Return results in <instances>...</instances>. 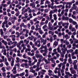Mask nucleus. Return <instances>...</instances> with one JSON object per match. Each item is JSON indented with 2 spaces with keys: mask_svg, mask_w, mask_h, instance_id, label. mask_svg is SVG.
I'll return each mask as SVG.
<instances>
[{
  "mask_svg": "<svg viewBox=\"0 0 78 78\" xmlns=\"http://www.w3.org/2000/svg\"><path fill=\"white\" fill-rule=\"evenodd\" d=\"M34 44L36 46L37 45V46L39 47L41 46V41L39 40H38L37 41L35 42Z\"/></svg>",
  "mask_w": 78,
  "mask_h": 78,
  "instance_id": "f257e3e1",
  "label": "nucleus"
},
{
  "mask_svg": "<svg viewBox=\"0 0 78 78\" xmlns=\"http://www.w3.org/2000/svg\"><path fill=\"white\" fill-rule=\"evenodd\" d=\"M6 24H8V21L6 20H5L2 23V28H5V25Z\"/></svg>",
  "mask_w": 78,
  "mask_h": 78,
  "instance_id": "f03ea898",
  "label": "nucleus"
},
{
  "mask_svg": "<svg viewBox=\"0 0 78 78\" xmlns=\"http://www.w3.org/2000/svg\"><path fill=\"white\" fill-rule=\"evenodd\" d=\"M41 42H42V43L43 42V45H45L47 43V40H44V39L42 38L41 40Z\"/></svg>",
  "mask_w": 78,
  "mask_h": 78,
  "instance_id": "7ed1b4c3",
  "label": "nucleus"
},
{
  "mask_svg": "<svg viewBox=\"0 0 78 78\" xmlns=\"http://www.w3.org/2000/svg\"><path fill=\"white\" fill-rule=\"evenodd\" d=\"M21 59H20L18 57H16V62H19L20 61H21Z\"/></svg>",
  "mask_w": 78,
  "mask_h": 78,
  "instance_id": "20e7f679",
  "label": "nucleus"
},
{
  "mask_svg": "<svg viewBox=\"0 0 78 78\" xmlns=\"http://www.w3.org/2000/svg\"><path fill=\"white\" fill-rule=\"evenodd\" d=\"M23 34V31L21 32L20 33H19V32H16V34L18 36H20L21 34Z\"/></svg>",
  "mask_w": 78,
  "mask_h": 78,
  "instance_id": "39448f33",
  "label": "nucleus"
},
{
  "mask_svg": "<svg viewBox=\"0 0 78 78\" xmlns=\"http://www.w3.org/2000/svg\"><path fill=\"white\" fill-rule=\"evenodd\" d=\"M58 45V42H57V41H55L53 44L54 47H56Z\"/></svg>",
  "mask_w": 78,
  "mask_h": 78,
  "instance_id": "423d86ee",
  "label": "nucleus"
},
{
  "mask_svg": "<svg viewBox=\"0 0 78 78\" xmlns=\"http://www.w3.org/2000/svg\"><path fill=\"white\" fill-rule=\"evenodd\" d=\"M36 57H37V58H43L42 55L39 54H37L36 56Z\"/></svg>",
  "mask_w": 78,
  "mask_h": 78,
  "instance_id": "0eeeda50",
  "label": "nucleus"
},
{
  "mask_svg": "<svg viewBox=\"0 0 78 78\" xmlns=\"http://www.w3.org/2000/svg\"><path fill=\"white\" fill-rule=\"evenodd\" d=\"M45 72H46V71L44 69H42V70L41 71V74H45Z\"/></svg>",
  "mask_w": 78,
  "mask_h": 78,
  "instance_id": "6e6552de",
  "label": "nucleus"
},
{
  "mask_svg": "<svg viewBox=\"0 0 78 78\" xmlns=\"http://www.w3.org/2000/svg\"><path fill=\"white\" fill-rule=\"evenodd\" d=\"M72 8H73L74 9H76L77 8V6H76V4H73V7H72Z\"/></svg>",
  "mask_w": 78,
  "mask_h": 78,
  "instance_id": "1a4fd4ad",
  "label": "nucleus"
},
{
  "mask_svg": "<svg viewBox=\"0 0 78 78\" xmlns=\"http://www.w3.org/2000/svg\"><path fill=\"white\" fill-rule=\"evenodd\" d=\"M14 60L12 59L11 62V66L12 67L14 66Z\"/></svg>",
  "mask_w": 78,
  "mask_h": 78,
  "instance_id": "9d476101",
  "label": "nucleus"
},
{
  "mask_svg": "<svg viewBox=\"0 0 78 78\" xmlns=\"http://www.w3.org/2000/svg\"><path fill=\"white\" fill-rule=\"evenodd\" d=\"M9 55L10 56H12V54H13V51L11 49L9 51Z\"/></svg>",
  "mask_w": 78,
  "mask_h": 78,
  "instance_id": "9b49d317",
  "label": "nucleus"
},
{
  "mask_svg": "<svg viewBox=\"0 0 78 78\" xmlns=\"http://www.w3.org/2000/svg\"><path fill=\"white\" fill-rule=\"evenodd\" d=\"M3 54L6 56V49H4L3 50Z\"/></svg>",
  "mask_w": 78,
  "mask_h": 78,
  "instance_id": "f8f14e48",
  "label": "nucleus"
},
{
  "mask_svg": "<svg viewBox=\"0 0 78 78\" xmlns=\"http://www.w3.org/2000/svg\"><path fill=\"white\" fill-rule=\"evenodd\" d=\"M12 58V56H10L9 57H8V59L9 61H10V62L11 61Z\"/></svg>",
  "mask_w": 78,
  "mask_h": 78,
  "instance_id": "ddd939ff",
  "label": "nucleus"
},
{
  "mask_svg": "<svg viewBox=\"0 0 78 78\" xmlns=\"http://www.w3.org/2000/svg\"><path fill=\"white\" fill-rule=\"evenodd\" d=\"M0 33L1 35H2L3 34V29H0Z\"/></svg>",
  "mask_w": 78,
  "mask_h": 78,
  "instance_id": "4468645a",
  "label": "nucleus"
},
{
  "mask_svg": "<svg viewBox=\"0 0 78 78\" xmlns=\"http://www.w3.org/2000/svg\"><path fill=\"white\" fill-rule=\"evenodd\" d=\"M36 36H37V38H40L41 37V35H39V33H37L36 34Z\"/></svg>",
  "mask_w": 78,
  "mask_h": 78,
  "instance_id": "2eb2a0df",
  "label": "nucleus"
},
{
  "mask_svg": "<svg viewBox=\"0 0 78 78\" xmlns=\"http://www.w3.org/2000/svg\"><path fill=\"white\" fill-rule=\"evenodd\" d=\"M44 68L46 69H48L49 68V66L47 64H45L44 65Z\"/></svg>",
  "mask_w": 78,
  "mask_h": 78,
  "instance_id": "dca6fc26",
  "label": "nucleus"
},
{
  "mask_svg": "<svg viewBox=\"0 0 78 78\" xmlns=\"http://www.w3.org/2000/svg\"><path fill=\"white\" fill-rule=\"evenodd\" d=\"M25 72H23L20 74V76H24V75H25Z\"/></svg>",
  "mask_w": 78,
  "mask_h": 78,
  "instance_id": "f3484780",
  "label": "nucleus"
},
{
  "mask_svg": "<svg viewBox=\"0 0 78 78\" xmlns=\"http://www.w3.org/2000/svg\"><path fill=\"white\" fill-rule=\"evenodd\" d=\"M67 75H69L70 76H72V75L69 72H66L65 73Z\"/></svg>",
  "mask_w": 78,
  "mask_h": 78,
  "instance_id": "a211bd4d",
  "label": "nucleus"
},
{
  "mask_svg": "<svg viewBox=\"0 0 78 78\" xmlns=\"http://www.w3.org/2000/svg\"><path fill=\"white\" fill-rule=\"evenodd\" d=\"M1 5V6H2L3 8H6L7 7V4H2Z\"/></svg>",
  "mask_w": 78,
  "mask_h": 78,
  "instance_id": "6ab92c4d",
  "label": "nucleus"
},
{
  "mask_svg": "<svg viewBox=\"0 0 78 78\" xmlns=\"http://www.w3.org/2000/svg\"><path fill=\"white\" fill-rule=\"evenodd\" d=\"M10 76L12 78H16V76L15 75H13L12 74H10Z\"/></svg>",
  "mask_w": 78,
  "mask_h": 78,
  "instance_id": "aec40b11",
  "label": "nucleus"
},
{
  "mask_svg": "<svg viewBox=\"0 0 78 78\" xmlns=\"http://www.w3.org/2000/svg\"><path fill=\"white\" fill-rule=\"evenodd\" d=\"M3 71V72H6V69H5V67H3L1 69Z\"/></svg>",
  "mask_w": 78,
  "mask_h": 78,
  "instance_id": "412c9836",
  "label": "nucleus"
},
{
  "mask_svg": "<svg viewBox=\"0 0 78 78\" xmlns=\"http://www.w3.org/2000/svg\"><path fill=\"white\" fill-rule=\"evenodd\" d=\"M24 43H26V44H28L29 43V41H27V40H25L24 41Z\"/></svg>",
  "mask_w": 78,
  "mask_h": 78,
  "instance_id": "4be33fe9",
  "label": "nucleus"
},
{
  "mask_svg": "<svg viewBox=\"0 0 78 78\" xmlns=\"http://www.w3.org/2000/svg\"><path fill=\"white\" fill-rule=\"evenodd\" d=\"M1 58L2 59V62H4V61L5 60V57L4 56H1Z\"/></svg>",
  "mask_w": 78,
  "mask_h": 78,
  "instance_id": "5701e85b",
  "label": "nucleus"
},
{
  "mask_svg": "<svg viewBox=\"0 0 78 78\" xmlns=\"http://www.w3.org/2000/svg\"><path fill=\"white\" fill-rule=\"evenodd\" d=\"M16 67H17V66L14 65V67H13V70H12V71L13 72L14 70H16Z\"/></svg>",
  "mask_w": 78,
  "mask_h": 78,
  "instance_id": "b1692460",
  "label": "nucleus"
},
{
  "mask_svg": "<svg viewBox=\"0 0 78 78\" xmlns=\"http://www.w3.org/2000/svg\"><path fill=\"white\" fill-rule=\"evenodd\" d=\"M68 61L69 62V63H70V64L72 63V59L71 58H69L68 59Z\"/></svg>",
  "mask_w": 78,
  "mask_h": 78,
  "instance_id": "393cba45",
  "label": "nucleus"
},
{
  "mask_svg": "<svg viewBox=\"0 0 78 78\" xmlns=\"http://www.w3.org/2000/svg\"><path fill=\"white\" fill-rule=\"evenodd\" d=\"M65 25H69V23H65L62 24V26H63V27H64V26H65Z\"/></svg>",
  "mask_w": 78,
  "mask_h": 78,
  "instance_id": "a878e982",
  "label": "nucleus"
},
{
  "mask_svg": "<svg viewBox=\"0 0 78 78\" xmlns=\"http://www.w3.org/2000/svg\"><path fill=\"white\" fill-rule=\"evenodd\" d=\"M57 37V36L56 35H54L53 36V37H54V40H56V39H57V38H56Z\"/></svg>",
  "mask_w": 78,
  "mask_h": 78,
  "instance_id": "bb28decb",
  "label": "nucleus"
},
{
  "mask_svg": "<svg viewBox=\"0 0 78 78\" xmlns=\"http://www.w3.org/2000/svg\"><path fill=\"white\" fill-rule=\"evenodd\" d=\"M21 61L22 62H28V60H27L24 59H22Z\"/></svg>",
  "mask_w": 78,
  "mask_h": 78,
  "instance_id": "cd10ccee",
  "label": "nucleus"
},
{
  "mask_svg": "<svg viewBox=\"0 0 78 78\" xmlns=\"http://www.w3.org/2000/svg\"><path fill=\"white\" fill-rule=\"evenodd\" d=\"M25 66L26 68H29V66H28V64H27V63H25Z\"/></svg>",
  "mask_w": 78,
  "mask_h": 78,
  "instance_id": "c85d7f7f",
  "label": "nucleus"
},
{
  "mask_svg": "<svg viewBox=\"0 0 78 78\" xmlns=\"http://www.w3.org/2000/svg\"><path fill=\"white\" fill-rule=\"evenodd\" d=\"M73 25L72 24H70L69 26V30H71V29H72H72L73 28Z\"/></svg>",
  "mask_w": 78,
  "mask_h": 78,
  "instance_id": "c756f323",
  "label": "nucleus"
},
{
  "mask_svg": "<svg viewBox=\"0 0 78 78\" xmlns=\"http://www.w3.org/2000/svg\"><path fill=\"white\" fill-rule=\"evenodd\" d=\"M62 69L63 70V69H65V66H66V65H65L64 64H62Z\"/></svg>",
  "mask_w": 78,
  "mask_h": 78,
  "instance_id": "7c9ffc66",
  "label": "nucleus"
},
{
  "mask_svg": "<svg viewBox=\"0 0 78 78\" xmlns=\"http://www.w3.org/2000/svg\"><path fill=\"white\" fill-rule=\"evenodd\" d=\"M65 10L63 9L62 11V12L61 13V14H62V15H63L64 14V12H65Z\"/></svg>",
  "mask_w": 78,
  "mask_h": 78,
  "instance_id": "2f4dec72",
  "label": "nucleus"
},
{
  "mask_svg": "<svg viewBox=\"0 0 78 78\" xmlns=\"http://www.w3.org/2000/svg\"><path fill=\"white\" fill-rule=\"evenodd\" d=\"M47 27V26L46 25H44L42 27V28L43 29H45V28H46Z\"/></svg>",
  "mask_w": 78,
  "mask_h": 78,
  "instance_id": "473e14b6",
  "label": "nucleus"
},
{
  "mask_svg": "<svg viewBox=\"0 0 78 78\" xmlns=\"http://www.w3.org/2000/svg\"><path fill=\"white\" fill-rule=\"evenodd\" d=\"M66 8H71V6L70 5H66L65 6Z\"/></svg>",
  "mask_w": 78,
  "mask_h": 78,
  "instance_id": "72a5a7b5",
  "label": "nucleus"
},
{
  "mask_svg": "<svg viewBox=\"0 0 78 78\" xmlns=\"http://www.w3.org/2000/svg\"><path fill=\"white\" fill-rule=\"evenodd\" d=\"M21 44H23V40L20 41L19 42V44L21 45Z\"/></svg>",
  "mask_w": 78,
  "mask_h": 78,
  "instance_id": "f704fd0d",
  "label": "nucleus"
},
{
  "mask_svg": "<svg viewBox=\"0 0 78 78\" xmlns=\"http://www.w3.org/2000/svg\"><path fill=\"white\" fill-rule=\"evenodd\" d=\"M78 67V66L76 65H74V69H77V68Z\"/></svg>",
  "mask_w": 78,
  "mask_h": 78,
  "instance_id": "c9c22d12",
  "label": "nucleus"
},
{
  "mask_svg": "<svg viewBox=\"0 0 78 78\" xmlns=\"http://www.w3.org/2000/svg\"><path fill=\"white\" fill-rule=\"evenodd\" d=\"M30 23H31V25H33V24H34V23H33V20H30Z\"/></svg>",
  "mask_w": 78,
  "mask_h": 78,
  "instance_id": "e433bc0d",
  "label": "nucleus"
},
{
  "mask_svg": "<svg viewBox=\"0 0 78 78\" xmlns=\"http://www.w3.org/2000/svg\"><path fill=\"white\" fill-rule=\"evenodd\" d=\"M4 19L5 20H7L8 19V16H5L4 17Z\"/></svg>",
  "mask_w": 78,
  "mask_h": 78,
  "instance_id": "4c0bfd02",
  "label": "nucleus"
},
{
  "mask_svg": "<svg viewBox=\"0 0 78 78\" xmlns=\"http://www.w3.org/2000/svg\"><path fill=\"white\" fill-rule=\"evenodd\" d=\"M38 23H39V21H37L36 22L34 23V25H36V24H38Z\"/></svg>",
  "mask_w": 78,
  "mask_h": 78,
  "instance_id": "58836bf2",
  "label": "nucleus"
},
{
  "mask_svg": "<svg viewBox=\"0 0 78 78\" xmlns=\"http://www.w3.org/2000/svg\"><path fill=\"white\" fill-rule=\"evenodd\" d=\"M29 17L31 19V18H32L33 17V16H32V14H31V13H30L29 14Z\"/></svg>",
  "mask_w": 78,
  "mask_h": 78,
  "instance_id": "ea45409f",
  "label": "nucleus"
},
{
  "mask_svg": "<svg viewBox=\"0 0 78 78\" xmlns=\"http://www.w3.org/2000/svg\"><path fill=\"white\" fill-rule=\"evenodd\" d=\"M16 67L17 66L18 67H19L20 66V63H18L17 64H16L15 65Z\"/></svg>",
  "mask_w": 78,
  "mask_h": 78,
  "instance_id": "a19ab883",
  "label": "nucleus"
},
{
  "mask_svg": "<svg viewBox=\"0 0 78 78\" xmlns=\"http://www.w3.org/2000/svg\"><path fill=\"white\" fill-rule=\"evenodd\" d=\"M45 4H50V2L48 1H47L45 2Z\"/></svg>",
  "mask_w": 78,
  "mask_h": 78,
  "instance_id": "79ce46f5",
  "label": "nucleus"
},
{
  "mask_svg": "<svg viewBox=\"0 0 78 78\" xmlns=\"http://www.w3.org/2000/svg\"><path fill=\"white\" fill-rule=\"evenodd\" d=\"M15 11L16 12H18V13H19V10H18V9L17 8L15 9Z\"/></svg>",
  "mask_w": 78,
  "mask_h": 78,
  "instance_id": "37998d69",
  "label": "nucleus"
},
{
  "mask_svg": "<svg viewBox=\"0 0 78 78\" xmlns=\"http://www.w3.org/2000/svg\"><path fill=\"white\" fill-rule=\"evenodd\" d=\"M59 1V0H55L54 1L55 3L57 4H59V2H58Z\"/></svg>",
  "mask_w": 78,
  "mask_h": 78,
  "instance_id": "c03bdc74",
  "label": "nucleus"
},
{
  "mask_svg": "<svg viewBox=\"0 0 78 78\" xmlns=\"http://www.w3.org/2000/svg\"><path fill=\"white\" fill-rule=\"evenodd\" d=\"M48 25V27H50L52 26V24H51V23H50V22H49V23Z\"/></svg>",
  "mask_w": 78,
  "mask_h": 78,
  "instance_id": "a18cd8bd",
  "label": "nucleus"
},
{
  "mask_svg": "<svg viewBox=\"0 0 78 78\" xmlns=\"http://www.w3.org/2000/svg\"><path fill=\"white\" fill-rule=\"evenodd\" d=\"M63 64V63H61L60 64H59L58 65V66L59 67L61 68V67H62V64Z\"/></svg>",
  "mask_w": 78,
  "mask_h": 78,
  "instance_id": "49530a36",
  "label": "nucleus"
},
{
  "mask_svg": "<svg viewBox=\"0 0 78 78\" xmlns=\"http://www.w3.org/2000/svg\"><path fill=\"white\" fill-rule=\"evenodd\" d=\"M69 22L70 23H72L73 21V20L72 19H70L69 20Z\"/></svg>",
  "mask_w": 78,
  "mask_h": 78,
  "instance_id": "de8ad7c7",
  "label": "nucleus"
},
{
  "mask_svg": "<svg viewBox=\"0 0 78 78\" xmlns=\"http://www.w3.org/2000/svg\"><path fill=\"white\" fill-rule=\"evenodd\" d=\"M30 72H31L33 70V68L32 67H30Z\"/></svg>",
  "mask_w": 78,
  "mask_h": 78,
  "instance_id": "09e8293b",
  "label": "nucleus"
},
{
  "mask_svg": "<svg viewBox=\"0 0 78 78\" xmlns=\"http://www.w3.org/2000/svg\"><path fill=\"white\" fill-rule=\"evenodd\" d=\"M48 21L47 20L45 21V22H44V24L45 25H47L48 23Z\"/></svg>",
  "mask_w": 78,
  "mask_h": 78,
  "instance_id": "8fccbe9b",
  "label": "nucleus"
},
{
  "mask_svg": "<svg viewBox=\"0 0 78 78\" xmlns=\"http://www.w3.org/2000/svg\"><path fill=\"white\" fill-rule=\"evenodd\" d=\"M49 40L50 41V42H52L53 41V37H51L50 38V39Z\"/></svg>",
  "mask_w": 78,
  "mask_h": 78,
  "instance_id": "3c124183",
  "label": "nucleus"
},
{
  "mask_svg": "<svg viewBox=\"0 0 78 78\" xmlns=\"http://www.w3.org/2000/svg\"><path fill=\"white\" fill-rule=\"evenodd\" d=\"M77 62H78V61L77 60H75L74 61L73 64H76V63H77Z\"/></svg>",
  "mask_w": 78,
  "mask_h": 78,
  "instance_id": "603ef678",
  "label": "nucleus"
},
{
  "mask_svg": "<svg viewBox=\"0 0 78 78\" xmlns=\"http://www.w3.org/2000/svg\"><path fill=\"white\" fill-rule=\"evenodd\" d=\"M23 25H24V23H22L20 25V27H22L23 26Z\"/></svg>",
  "mask_w": 78,
  "mask_h": 78,
  "instance_id": "864d4df0",
  "label": "nucleus"
},
{
  "mask_svg": "<svg viewBox=\"0 0 78 78\" xmlns=\"http://www.w3.org/2000/svg\"><path fill=\"white\" fill-rule=\"evenodd\" d=\"M73 25H76V24H77V23H76V22H75V21H73Z\"/></svg>",
  "mask_w": 78,
  "mask_h": 78,
  "instance_id": "5fc2aeb1",
  "label": "nucleus"
},
{
  "mask_svg": "<svg viewBox=\"0 0 78 78\" xmlns=\"http://www.w3.org/2000/svg\"><path fill=\"white\" fill-rule=\"evenodd\" d=\"M48 29L50 30H53V27H49V28Z\"/></svg>",
  "mask_w": 78,
  "mask_h": 78,
  "instance_id": "6e6d98bb",
  "label": "nucleus"
},
{
  "mask_svg": "<svg viewBox=\"0 0 78 78\" xmlns=\"http://www.w3.org/2000/svg\"><path fill=\"white\" fill-rule=\"evenodd\" d=\"M10 68H11V67L10 66H7V67H6V69H7V70H9L10 69Z\"/></svg>",
  "mask_w": 78,
  "mask_h": 78,
  "instance_id": "4d7b16f0",
  "label": "nucleus"
},
{
  "mask_svg": "<svg viewBox=\"0 0 78 78\" xmlns=\"http://www.w3.org/2000/svg\"><path fill=\"white\" fill-rule=\"evenodd\" d=\"M39 33L40 34H43V32H42V30H40L39 31Z\"/></svg>",
  "mask_w": 78,
  "mask_h": 78,
  "instance_id": "13d9d810",
  "label": "nucleus"
},
{
  "mask_svg": "<svg viewBox=\"0 0 78 78\" xmlns=\"http://www.w3.org/2000/svg\"><path fill=\"white\" fill-rule=\"evenodd\" d=\"M71 17L73 18V19H76V16H74L73 15H72L71 16Z\"/></svg>",
  "mask_w": 78,
  "mask_h": 78,
  "instance_id": "bf43d9fd",
  "label": "nucleus"
},
{
  "mask_svg": "<svg viewBox=\"0 0 78 78\" xmlns=\"http://www.w3.org/2000/svg\"><path fill=\"white\" fill-rule=\"evenodd\" d=\"M34 28H35L34 26H33L31 27V29L32 30H34Z\"/></svg>",
  "mask_w": 78,
  "mask_h": 78,
  "instance_id": "052dcab7",
  "label": "nucleus"
},
{
  "mask_svg": "<svg viewBox=\"0 0 78 78\" xmlns=\"http://www.w3.org/2000/svg\"><path fill=\"white\" fill-rule=\"evenodd\" d=\"M13 73L14 74H16V73H17V71L16 70H15L14 71H13Z\"/></svg>",
  "mask_w": 78,
  "mask_h": 78,
  "instance_id": "680f3d73",
  "label": "nucleus"
},
{
  "mask_svg": "<svg viewBox=\"0 0 78 78\" xmlns=\"http://www.w3.org/2000/svg\"><path fill=\"white\" fill-rule=\"evenodd\" d=\"M18 3L19 2H18V1H17V0H16L15 2V4H18Z\"/></svg>",
  "mask_w": 78,
  "mask_h": 78,
  "instance_id": "e2e57ef3",
  "label": "nucleus"
},
{
  "mask_svg": "<svg viewBox=\"0 0 78 78\" xmlns=\"http://www.w3.org/2000/svg\"><path fill=\"white\" fill-rule=\"evenodd\" d=\"M17 55L18 56H22V54H20V53H18L17 54Z\"/></svg>",
  "mask_w": 78,
  "mask_h": 78,
  "instance_id": "0e129e2a",
  "label": "nucleus"
},
{
  "mask_svg": "<svg viewBox=\"0 0 78 78\" xmlns=\"http://www.w3.org/2000/svg\"><path fill=\"white\" fill-rule=\"evenodd\" d=\"M44 25V22H41L40 23V25Z\"/></svg>",
  "mask_w": 78,
  "mask_h": 78,
  "instance_id": "69168bd1",
  "label": "nucleus"
},
{
  "mask_svg": "<svg viewBox=\"0 0 78 78\" xmlns=\"http://www.w3.org/2000/svg\"><path fill=\"white\" fill-rule=\"evenodd\" d=\"M62 24V22H58V25L59 26L61 25Z\"/></svg>",
  "mask_w": 78,
  "mask_h": 78,
  "instance_id": "338daca9",
  "label": "nucleus"
},
{
  "mask_svg": "<svg viewBox=\"0 0 78 78\" xmlns=\"http://www.w3.org/2000/svg\"><path fill=\"white\" fill-rule=\"evenodd\" d=\"M44 11L46 13L47 12H48V9H45L44 10Z\"/></svg>",
  "mask_w": 78,
  "mask_h": 78,
  "instance_id": "774afa93",
  "label": "nucleus"
}]
</instances>
